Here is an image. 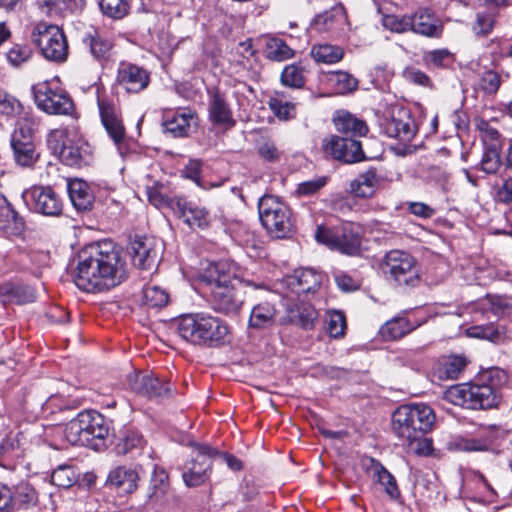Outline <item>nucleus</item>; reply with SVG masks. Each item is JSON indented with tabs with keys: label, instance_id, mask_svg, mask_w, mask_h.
Listing matches in <instances>:
<instances>
[{
	"label": "nucleus",
	"instance_id": "f257e3e1",
	"mask_svg": "<svg viewBox=\"0 0 512 512\" xmlns=\"http://www.w3.org/2000/svg\"><path fill=\"white\" fill-rule=\"evenodd\" d=\"M125 278V262L112 243L92 244L79 252L73 281L80 290L89 293L108 291Z\"/></svg>",
	"mask_w": 512,
	"mask_h": 512
},
{
	"label": "nucleus",
	"instance_id": "f03ea898",
	"mask_svg": "<svg viewBox=\"0 0 512 512\" xmlns=\"http://www.w3.org/2000/svg\"><path fill=\"white\" fill-rule=\"evenodd\" d=\"M435 419L433 409L427 404L402 405L393 414V431L410 452L429 455L432 441L426 435L432 430Z\"/></svg>",
	"mask_w": 512,
	"mask_h": 512
},
{
	"label": "nucleus",
	"instance_id": "7ed1b4c3",
	"mask_svg": "<svg viewBox=\"0 0 512 512\" xmlns=\"http://www.w3.org/2000/svg\"><path fill=\"white\" fill-rule=\"evenodd\" d=\"M203 280L210 292L211 303L214 310L224 313H236L242 300L236 295L238 286L245 284L256 289L264 288V284H255L250 280H242L235 271L225 263L210 264L206 269Z\"/></svg>",
	"mask_w": 512,
	"mask_h": 512
},
{
	"label": "nucleus",
	"instance_id": "20e7f679",
	"mask_svg": "<svg viewBox=\"0 0 512 512\" xmlns=\"http://www.w3.org/2000/svg\"><path fill=\"white\" fill-rule=\"evenodd\" d=\"M47 144L52 153L67 166L81 167L92 162L90 144L79 136L71 138L65 129L52 130L48 134Z\"/></svg>",
	"mask_w": 512,
	"mask_h": 512
},
{
	"label": "nucleus",
	"instance_id": "39448f33",
	"mask_svg": "<svg viewBox=\"0 0 512 512\" xmlns=\"http://www.w3.org/2000/svg\"><path fill=\"white\" fill-rule=\"evenodd\" d=\"M443 398L466 409H490L497 406L500 395L488 384L462 383L449 387Z\"/></svg>",
	"mask_w": 512,
	"mask_h": 512
},
{
	"label": "nucleus",
	"instance_id": "423d86ee",
	"mask_svg": "<svg viewBox=\"0 0 512 512\" xmlns=\"http://www.w3.org/2000/svg\"><path fill=\"white\" fill-rule=\"evenodd\" d=\"M259 218L264 228L276 238H285L293 229L290 208L272 195H265L258 203Z\"/></svg>",
	"mask_w": 512,
	"mask_h": 512
},
{
	"label": "nucleus",
	"instance_id": "0eeeda50",
	"mask_svg": "<svg viewBox=\"0 0 512 512\" xmlns=\"http://www.w3.org/2000/svg\"><path fill=\"white\" fill-rule=\"evenodd\" d=\"M31 39L45 59L57 63L66 61L68 43L59 26L40 21L33 27Z\"/></svg>",
	"mask_w": 512,
	"mask_h": 512
},
{
	"label": "nucleus",
	"instance_id": "6e6552de",
	"mask_svg": "<svg viewBox=\"0 0 512 512\" xmlns=\"http://www.w3.org/2000/svg\"><path fill=\"white\" fill-rule=\"evenodd\" d=\"M37 107L50 115H71L74 103L56 81H44L32 87Z\"/></svg>",
	"mask_w": 512,
	"mask_h": 512
},
{
	"label": "nucleus",
	"instance_id": "1a4fd4ad",
	"mask_svg": "<svg viewBox=\"0 0 512 512\" xmlns=\"http://www.w3.org/2000/svg\"><path fill=\"white\" fill-rule=\"evenodd\" d=\"M317 242L343 254L356 255L360 252L361 240L352 223H344L338 228L318 226L315 234Z\"/></svg>",
	"mask_w": 512,
	"mask_h": 512
},
{
	"label": "nucleus",
	"instance_id": "9d476101",
	"mask_svg": "<svg viewBox=\"0 0 512 512\" xmlns=\"http://www.w3.org/2000/svg\"><path fill=\"white\" fill-rule=\"evenodd\" d=\"M191 446L192 458L184 465L182 478L188 487H198L209 479L212 459L218 452L206 444L192 443Z\"/></svg>",
	"mask_w": 512,
	"mask_h": 512
},
{
	"label": "nucleus",
	"instance_id": "9b49d317",
	"mask_svg": "<svg viewBox=\"0 0 512 512\" xmlns=\"http://www.w3.org/2000/svg\"><path fill=\"white\" fill-rule=\"evenodd\" d=\"M383 271L399 285H414L418 281L415 259L402 250H391L386 254Z\"/></svg>",
	"mask_w": 512,
	"mask_h": 512
},
{
	"label": "nucleus",
	"instance_id": "f8f14e48",
	"mask_svg": "<svg viewBox=\"0 0 512 512\" xmlns=\"http://www.w3.org/2000/svg\"><path fill=\"white\" fill-rule=\"evenodd\" d=\"M31 209L41 215L56 217L63 211V200L50 186H33L23 194Z\"/></svg>",
	"mask_w": 512,
	"mask_h": 512
},
{
	"label": "nucleus",
	"instance_id": "ddd939ff",
	"mask_svg": "<svg viewBox=\"0 0 512 512\" xmlns=\"http://www.w3.org/2000/svg\"><path fill=\"white\" fill-rule=\"evenodd\" d=\"M383 132L403 144L410 143L417 133L415 120L404 108H394L381 123Z\"/></svg>",
	"mask_w": 512,
	"mask_h": 512
},
{
	"label": "nucleus",
	"instance_id": "4468645a",
	"mask_svg": "<svg viewBox=\"0 0 512 512\" xmlns=\"http://www.w3.org/2000/svg\"><path fill=\"white\" fill-rule=\"evenodd\" d=\"M323 146L327 154L345 163L359 162L365 158L360 141L349 136L333 135L324 140Z\"/></svg>",
	"mask_w": 512,
	"mask_h": 512
},
{
	"label": "nucleus",
	"instance_id": "2eb2a0df",
	"mask_svg": "<svg viewBox=\"0 0 512 512\" xmlns=\"http://www.w3.org/2000/svg\"><path fill=\"white\" fill-rule=\"evenodd\" d=\"M284 281L288 289L286 298L294 300V297H297L299 300V298H305L309 293L315 292L320 286L321 275L312 269L300 268L287 276Z\"/></svg>",
	"mask_w": 512,
	"mask_h": 512
},
{
	"label": "nucleus",
	"instance_id": "dca6fc26",
	"mask_svg": "<svg viewBox=\"0 0 512 512\" xmlns=\"http://www.w3.org/2000/svg\"><path fill=\"white\" fill-rule=\"evenodd\" d=\"M11 147L14 160L19 166L31 167L39 158L29 129L16 128L11 135Z\"/></svg>",
	"mask_w": 512,
	"mask_h": 512
},
{
	"label": "nucleus",
	"instance_id": "f3484780",
	"mask_svg": "<svg viewBox=\"0 0 512 512\" xmlns=\"http://www.w3.org/2000/svg\"><path fill=\"white\" fill-rule=\"evenodd\" d=\"M98 108L101 122L108 133L109 137L117 146L119 153L123 154L121 145L125 139L126 132L116 106L104 99H98Z\"/></svg>",
	"mask_w": 512,
	"mask_h": 512
},
{
	"label": "nucleus",
	"instance_id": "a211bd4d",
	"mask_svg": "<svg viewBox=\"0 0 512 512\" xmlns=\"http://www.w3.org/2000/svg\"><path fill=\"white\" fill-rule=\"evenodd\" d=\"M129 253L133 265L140 270L154 268L159 256L156 243L148 237H135L130 242Z\"/></svg>",
	"mask_w": 512,
	"mask_h": 512
},
{
	"label": "nucleus",
	"instance_id": "6ab92c4d",
	"mask_svg": "<svg viewBox=\"0 0 512 512\" xmlns=\"http://www.w3.org/2000/svg\"><path fill=\"white\" fill-rule=\"evenodd\" d=\"M117 81L127 92L138 93L147 88L150 77L144 68L121 62L117 70Z\"/></svg>",
	"mask_w": 512,
	"mask_h": 512
},
{
	"label": "nucleus",
	"instance_id": "aec40b11",
	"mask_svg": "<svg viewBox=\"0 0 512 512\" xmlns=\"http://www.w3.org/2000/svg\"><path fill=\"white\" fill-rule=\"evenodd\" d=\"M205 313H190L174 320L177 334L186 342L201 346Z\"/></svg>",
	"mask_w": 512,
	"mask_h": 512
},
{
	"label": "nucleus",
	"instance_id": "412c9836",
	"mask_svg": "<svg viewBox=\"0 0 512 512\" xmlns=\"http://www.w3.org/2000/svg\"><path fill=\"white\" fill-rule=\"evenodd\" d=\"M411 32L429 37L439 38L443 32L441 20L428 9H419L410 14Z\"/></svg>",
	"mask_w": 512,
	"mask_h": 512
},
{
	"label": "nucleus",
	"instance_id": "4be33fe9",
	"mask_svg": "<svg viewBox=\"0 0 512 512\" xmlns=\"http://www.w3.org/2000/svg\"><path fill=\"white\" fill-rule=\"evenodd\" d=\"M286 307L287 320L294 325L303 329H312L318 319V312L316 309L306 303L304 298L294 297V300H288Z\"/></svg>",
	"mask_w": 512,
	"mask_h": 512
},
{
	"label": "nucleus",
	"instance_id": "5701e85b",
	"mask_svg": "<svg viewBox=\"0 0 512 512\" xmlns=\"http://www.w3.org/2000/svg\"><path fill=\"white\" fill-rule=\"evenodd\" d=\"M201 346L219 347L229 341L228 324L215 316L205 313Z\"/></svg>",
	"mask_w": 512,
	"mask_h": 512
},
{
	"label": "nucleus",
	"instance_id": "b1692460",
	"mask_svg": "<svg viewBox=\"0 0 512 512\" xmlns=\"http://www.w3.org/2000/svg\"><path fill=\"white\" fill-rule=\"evenodd\" d=\"M209 119L215 125L232 127L235 125L233 113L225 95L216 89L210 96Z\"/></svg>",
	"mask_w": 512,
	"mask_h": 512
},
{
	"label": "nucleus",
	"instance_id": "393cba45",
	"mask_svg": "<svg viewBox=\"0 0 512 512\" xmlns=\"http://www.w3.org/2000/svg\"><path fill=\"white\" fill-rule=\"evenodd\" d=\"M84 428V433L91 444L94 439H105L109 434V423L102 414L95 410H85L79 413Z\"/></svg>",
	"mask_w": 512,
	"mask_h": 512
},
{
	"label": "nucleus",
	"instance_id": "a878e982",
	"mask_svg": "<svg viewBox=\"0 0 512 512\" xmlns=\"http://www.w3.org/2000/svg\"><path fill=\"white\" fill-rule=\"evenodd\" d=\"M196 123V115L186 109L167 112L164 115L163 126L166 132L174 137H185L188 135L191 125Z\"/></svg>",
	"mask_w": 512,
	"mask_h": 512
},
{
	"label": "nucleus",
	"instance_id": "bb28decb",
	"mask_svg": "<svg viewBox=\"0 0 512 512\" xmlns=\"http://www.w3.org/2000/svg\"><path fill=\"white\" fill-rule=\"evenodd\" d=\"M83 43L89 48L92 57L102 65L111 60L114 44L109 37L92 30L85 34Z\"/></svg>",
	"mask_w": 512,
	"mask_h": 512
},
{
	"label": "nucleus",
	"instance_id": "cd10ccee",
	"mask_svg": "<svg viewBox=\"0 0 512 512\" xmlns=\"http://www.w3.org/2000/svg\"><path fill=\"white\" fill-rule=\"evenodd\" d=\"M177 209L180 213V218L190 228H206L210 224L209 212L194 202L186 200H179L177 202Z\"/></svg>",
	"mask_w": 512,
	"mask_h": 512
},
{
	"label": "nucleus",
	"instance_id": "c85d7f7f",
	"mask_svg": "<svg viewBox=\"0 0 512 512\" xmlns=\"http://www.w3.org/2000/svg\"><path fill=\"white\" fill-rule=\"evenodd\" d=\"M139 478L136 467L118 466L110 471L107 482L123 493H132L138 486Z\"/></svg>",
	"mask_w": 512,
	"mask_h": 512
},
{
	"label": "nucleus",
	"instance_id": "c756f323",
	"mask_svg": "<svg viewBox=\"0 0 512 512\" xmlns=\"http://www.w3.org/2000/svg\"><path fill=\"white\" fill-rule=\"evenodd\" d=\"M11 492V512L34 507L38 503V493L35 488L26 481H21L13 487Z\"/></svg>",
	"mask_w": 512,
	"mask_h": 512
},
{
	"label": "nucleus",
	"instance_id": "7c9ffc66",
	"mask_svg": "<svg viewBox=\"0 0 512 512\" xmlns=\"http://www.w3.org/2000/svg\"><path fill=\"white\" fill-rule=\"evenodd\" d=\"M380 183L381 177L378 175L377 170L370 168L351 181L350 192L361 198L371 197Z\"/></svg>",
	"mask_w": 512,
	"mask_h": 512
},
{
	"label": "nucleus",
	"instance_id": "2f4dec72",
	"mask_svg": "<svg viewBox=\"0 0 512 512\" xmlns=\"http://www.w3.org/2000/svg\"><path fill=\"white\" fill-rule=\"evenodd\" d=\"M474 309L476 313H480L487 319H490L489 314L495 317L510 314L512 312V304L504 297L487 295L475 303Z\"/></svg>",
	"mask_w": 512,
	"mask_h": 512
},
{
	"label": "nucleus",
	"instance_id": "473e14b6",
	"mask_svg": "<svg viewBox=\"0 0 512 512\" xmlns=\"http://www.w3.org/2000/svg\"><path fill=\"white\" fill-rule=\"evenodd\" d=\"M276 307L269 301H263L253 306L250 317L249 327L253 329H268L272 327L276 320Z\"/></svg>",
	"mask_w": 512,
	"mask_h": 512
},
{
	"label": "nucleus",
	"instance_id": "72a5a7b5",
	"mask_svg": "<svg viewBox=\"0 0 512 512\" xmlns=\"http://www.w3.org/2000/svg\"><path fill=\"white\" fill-rule=\"evenodd\" d=\"M468 364V360L463 355H449L442 357L436 368L440 379L456 380L460 377Z\"/></svg>",
	"mask_w": 512,
	"mask_h": 512
},
{
	"label": "nucleus",
	"instance_id": "f704fd0d",
	"mask_svg": "<svg viewBox=\"0 0 512 512\" xmlns=\"http://www.w3.org/2000/svg\"><path fill=\"white\" fill-rule=\"evenodd\" d=\"M34 289L30 286L12 285L9 283L0 285V301L3 304H25L35 301Z\"/></svg>",
	"mask_w": 512,
	"mask_h": 512
},
{
	"label": "nucleus",
	"instance_id": "c9c22d12",
	"mask_svg": "<svg viewBox=\"0 0 512 512\" xmlns=\"http://www.w3.org/2000/svg\"><path fill=\"white\" fill-rule=\"evenodd\" d=\"M370 462L369 471L374 481L384 488L391 499H397L400 496V490L395 477L380 462L374 459H370Z\"/></svg>",
	"mask_w": 512,
	"mask_h": 512
},
{
	"label": "nucleus",
	"instance_id": "e433bc0d",
	"mask_svg": "<svg viewBox=\"0 0 512 512\" xmlns=\"http://www.w3.org/2000/svg\"><path fill=\"white\" fill-rule=\"evenodd\" d=\"M334 124L339 132L346 135L364 136L368 132L366 123L347 111H340L334 118Z\"/></svg>",
	"mask_w": 512,
	"mask_h": 512
},
{
	"label": "nucleus",
	"instance_id": "4c0bfd02",
	"mask_svg": "<svg viewBox=\"0 0 512 512\" xmlns=\"http://www.w3.org/2000/svg\"><path fill=\"white\" fill-rule=\"evenodd\" d=\"M346 21V13L342 5H336L330 10L319 14L314 19V26L317 31H332L343 25Z\"/></svg>",
	"mask_w": 512,
	"mask_h": 512
},
{
	"label": "nucleus",
	"instance_id": "58836bf2",
	"mask_svg": "<svg viewBox=\"0 0 512 512\" xmlns=\"http://www.w3.org/2000/svg\"><path fill=\"white\" fill-rule=\"evenodd\" d=\"M68 193L76 209L87 210L91 207L94 197L85 181L80 179L69 181Z\"/></svg>",
	"mask_w": 512,
	"mask_h": 512
},
{
	"label": "nucleus",
	"instance_id": "ea45409f",
	"mask_svg": "<svg viewBox=\"0 0 512 512\" xmlns=\"http://www.w3.org/2000/svg\"><path fill=\"white\" fill-rule=\"evenodd\" d=\"M85 0H37L39 8L49 16L62 15L67 11L78 12L85 6Z\"/></svg>",
	"mask_w": 512,
	"mask_h": 512
},
{
	"label": "nucleus",
	"instance_id": "a19ab883",
	"mask_svg": "<svg viewBox=\"0 0 512 512\" xmlns=\"http://www.w3.org/2000/svg\"><path fill=\"white\" fill-rule=\"evenodd\" d=\"M416 327L417 325L411 323L408 319L396 317L383 324L379 333L384 340H396L410 333Z\"/></svg>",
	"mask_w": 512,
	"mask_h": 512
},
{
	"label": "nucleus",
	"instance_id": "79ce46f5",
	"mask_svg": "<svg viewBox=\"0 0 512 512\" xmlns=\"http://www.w3.org/2000/svg\"><path fill=\"white\" fill-rule=\"evenodd\" d=\"M310 54L318 63L335 64L343 59L344 50L330 44H319L312 47Z\"/></svg>",
	"mask_w": 512,
	"mask_h": 512
},
{
	"label": "nucleus",
	"instance_id": "37998d69",
	"mask_svg": "<svg viewBox=\"0 0 512 512\" xmlns=\"http://www.w3.org/2000/svg\"><path fill=\"white\" fill-rule=\"evenodd\" d=\"M143 381H145V387H136L138 394L147 397H162L170 392V386L168 383L162 382L159 378L154 377L152 374L146 373L143 375Z\"/></svg>",
	"mask_w": 512,
	"mask_h": 512
},
{
	"label": "nucleus",
	"instance_id": "c03bdc74",
	"mask_svg": "<svg viewBox=\"0 0 512 512\" xmlns=\"http://www.w3.org/2000/svg\"><path fill=\"white\" fill-rule=\"evenodd\" d=\"M266 56L274 61H285L293 57V50L282 40L271 37L266 42Z\"/></svg>",
	"mask_w": 512,
	"mask_h": 512
},
{
	"label": "nucleus",
	"instance_id": "a18cd8bd",
	"mask_svg": "<svg viewBox=\"0 0 512 512\" xmlns=\"http://www.w3.org/2000/svg\"><path fill=\"white\" fill-rule=\"evenodd\" d=\"M168 301V292L157 285H147L143 289V303L146 306L162 308L167 305Z\"/></svg>",
	"mask_w": 512,
	"mask_h": 512
},
{
	"label": "nucleus",
	"instance_id": "49530a36",
	"mask_svg": "<svg viewBox=\"0 0 512 512\" xmlns=\"http://www.w3.org/2000/svg\"><path fill=\"white\" fill-rule=\"evenodd\" d=\"M268 106L279 120L287 121L296 115L295 104L284 100L279 94L270 97Z\"/></svg>",
	"mask_w": 512,
	"mask_h": 512
},
{
	"label": "nucleus",
	"instance_id": "de8ad7c7",
	"mask_svg": "<svg viewBox=\"0 0 512 512\" xmlns=\"http://www.w3.org/2000/svg\"><path fill=\"white\" fill-rule=\"evenodd\" d=\"M66 440L72 445L88 446L86 434L79 414L70 420L64 429Z\"/></svg>",
	"mask_w": 512,
	"mask_h": 512
},
{
	"label": "nucleus",
	"instance_id": "09e8293b",
	"mask_svg": "<svg viewBox=\"0 0 512 512\" xmlns=\"http://www.w3.org/2000/svg\"><path fill=\"white\" fill-rule=\"evenodd\" d=\"M328 80L335 86L337 93L346 94L357 88L358 81L349 73L334 71L328 74Z\"/></svg>",
	"mask_w": 512,
	"mask_h": 512
},
{
	"label": "nucleus",
	"instance_id": "8fccbe9b",
	"mask_svg": "<svg viewBox=\"0 0 512 512\" xmlns=\"http://www.w3.org/2000/svg\"><path fill=\"white\" fill-rule=\"evenodd\" d=\"M103 14L113 19H122L130 9V0H99Z\"/></svg>",
	"mask_w": 512,
	"mask_h": 512
},
{
	"label": "nucleus",
	"instance_id": "3c124183",
	"mask_svg": "<svg viewBox=\"0 0 512 512\" xmlns=\"http://www.w3.org/2000/svg\"><path fill=\"white\" fill-rule=\"evenodd\" d=\"M467 334L471 337L498 342L503 338L504 330L490 322L488 325H477L468 328Z\"/></svg>",
	"mask_w": 512,
	"mask_h": 512
},
{
	"label": "nucleus",
	"instance_id": "603ef678",
	"mask_svg": "<svg viewBox=\"0 0 512 512\" xmlns=\"http://www.w3.org/2000/svg\"><path fill=\"white\" fill-rule=\"evenodd\" d=\"M452 446L457 451L479 452L486 451L490 446V442L482 438H468L459 436L453 440Z\"/></svg>",
	"mask_w": 512,
	"mask_h": 512
},
{
	"label": "nucleus",
	"instance_id": "864d4df0",
	"mask_svg": "<svg viewBox=\"0 0 512 512\" xmlns=\"http://www.w3.org/2000/svg\"><path fill=\"white\" fill-rule=\"evenodd\" d=\"M501 165L500 154L495 144L488 145L480 162L481 170L487 174L495 173Z\"/></svg>",
	"mask_w": 512,
	"mask_h": 512
},
{
	"label": "nucleus",
	"instance_id": "5fc2aeb1",
	"mask_svg": "<svg viewBox=\"0 0 512 512\" xmlns=\"http://www.w3.org/2000/svg\"><path fill=\"white\" fill-rule=\"evenodd\" d=\"M383 26L395 33L411 32L410 14L405 15H384L382 18Z\"/></svg>",
	"mask_w": 512,
	"mask_h": 512
},
{
	"label": "nucleus",
	"instance_id": "6e6d98bb",
	"mask_svg": "<svg viewBox=\"0 0 512 512\" xmlns=\"http://www.w3.org/2000/svg\"><path fill=\"white\" fill-rule=\"evenodd\" d=\"M281 82L290 88H301L305 83L303 69L296 64L286 66L281 74Z\"/></svg>",
	"mask_w": 512,
	"mask_h": 512
},
{
	"label": "nucleus",
	"instance_id": "4d7b16f0",
	"mask_svg": "<svg viewBox=\"0 0 512 512\" xmlns=\"http://www.w3.org/2000/svg\"><path fill=\"white\" fill-rule=\"evenodd\" d=\"M326 330L333 338L342 337L345 334L346 319L339 311L328 312L326 317Z\"/></svg>",
	"mask_w": 512,
	"mask_h": 512
},
{
	"label": "nucleus",
	"instance_id": "13d9d810",
	"mask_svg": "<svg viewBox=\"0 0 512 512\" xmlns=\"http://www.w3.org/2000/svg\"><path fill=\"white\" fill-rule=\"evenodd\" d=\"M17 222V213L6 198L0 196V229L9 230L17 228Z\"/></svg>",
	"mask_w": 512,
	"mask_h": 512
},
{
	"label": "nucleus",
	"instance_id": "bf43d9fd",
	"mask_svg": "<svg viewBox=\"0 0 512 512\" xmlns=\"http://www.w3.org/2000/svg\"><path fill=\"white\" fill-rule=\"evenodd\" d=\"M74 480V470L67 465H60L51 474L52 484L58 487L68 488L73 484Z\"/></svg>",
	"mask_w": 512,
	"mask_h": 512
},
{
	"label": "nucleus",
	"instance_id": "052dcab7",
	"mask_svg": "<svg viewBox=\"0 0 512 512\" xmlns=\"http://www.w3.org/2000/svg\"><path fill=\"white\" fill-rule=\"evenodd\" d=\"M143 438L136 432H128L125 437L121 438L116 444V451L118 454H127L134 449L141 448L143 446Z\"/></svg>",
	"mask_w": 512,
	"mask_h": 512
},
{
	"label": "nucleus",
	"instance_id": "680f3d73",
	"mask_svg": "<svg viewBox=\"0 0 512 512\" xmlns=\"http://www.w3.org/2000/svg\"><path fill=\"white\" fill-rule=\"evenodd\" d=\"M22 110V105L15 97L0 88V113L6 116H16Z\"/></svg>",
	"mask_w": 512,
	"mask_h": 512
},
{
	"label": "nucleus",
	"instance_id": "e2e57ef3",
	"mask_svg": "<svg viewBox=\"0 0 512 512\" xmlns=\"http://www.w3.org/2000/svg\"><path fill=\"white\" fill-rule=\"evenodd\" d=\"M32 51L28 45L15 44L7 52V60L13 66H19L31 57Z\"/></svg>",
	"mask_w": 512,
	"mask_h": 512
},
{
	"label": "nucleus",
	"instance_id": "0e129e2a",
	"mask_svg": "<svg viewBox=\"0 0 512 512\" xmlns=\"http://www.w3.org/2000/svg\"><path fill=\"white\" fill-rule=\"evenodd\" d=\"M325 177H318L312 180H308L299 183L296 188V194L299 196H310L318 192L321 188L326 185Z\"/></svg>",
	"mask_w": 512,
	"mask_h": 512
},
{
	"label": "nucleus",
	"instance_id": "69168bd1",
	"mask_svg": "<svg viewBox=\"0 0 512 512\" xmlns=\"http://www.w3.org/2000/svg\"><path fill=\"white\" fill-rule=\"evenodd\" d=\"M479 85L484 92L495 93L500 87V76L493 70H487L482 73Z\"/></svg>",
	"mask_w": 512,
	"mask_h": 512
},
{
	"label": "nucleus",
	"instance_id": "338daca9",
	"mask_svg": "<svg viewBox=\"0 0 512 512\" xmlns=\"http://www.w3.org/2000/svg\"><path fill=\"white\" fill-rule=\"evenodd\" d=\"M424 60L428 66L436 68L444 67L450 60V53L446 49L432 50L425 54Z\"/></svg>",
	"mask_w": 512,
	"mask_h": 512
},
{
	"label": "nucleus",
	"instance_id": "774afa93",
	"mask_svg": "<svg viewBox=\"0 0 512 512\" xmlns=\"http://www.w3.org/2000/svg\"><path fill=\"white\" fill-rule=\"evenodd\" d=\"M403 77L408 82L421 86H428L430 84V78L424 72L413 66L404 69Z\"/></svg>",
	"mask_w": 512,
	"mask_h": 512
}]
</instances>
